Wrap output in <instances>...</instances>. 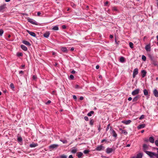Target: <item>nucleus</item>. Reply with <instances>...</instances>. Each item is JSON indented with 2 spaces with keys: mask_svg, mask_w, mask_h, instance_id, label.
<instances>
[{
  "mask_svg": "<svg viewBox=\"0 0 158 158\" xmlns=\"http://www.w3.org/2000/svg\"><path fill=\"white\" fill-rule=\"evenodd\" d=\"M27 20L28 22L33 24L36 25H38V23L37 22H36L35 20L32 19L28 18H27Z\"/></svg>",
  "mask_w": 158,
  "mask_h": 158,
  "instance_id": "nucleus-1",
  "label": "nucleus"
},
{
  "mask_svg": "<svg viewBox=\"0 0 158 158\" xmlns=\"http://www.w3.org/2000/svg\"><path fill=\"white\" fill-rule=\"evenodd\" d=\"M110 133L113 136L114 138H116L117 136V135L115 131L114 130L112 129V127H110Z\"/></svg>",
  "mask_w": 158,
  "mask_h": 158,
  "instance_id": "nucleus-2",
  "label": "nucleus"
},
{
  "mask_svg": "<svg viewBox=\"0 0 158 158\" xmlns=\"http://www.w3.org/2000/svg\"><path fill=\"white\" fill-rule=\"evenodd\" d=\"M59 147V145L56 144H53L49 146V148L50 150L56 149Z\"/></svg>",
  "mask_w": 158,
  "mask_h": 158,
  "instance_id": "nucleus-3",
  "label": "nucleus"
},
{
  "mask_svg": "<svg viewBox=\"0 0 158 158\" xmlns=\"http://www.w3.org/2000/svg\"><path fill=\"white\" fill-rule=\"evenodd\" d=\"M146 153L151 157H152L153 156H156V153L155 152L148 151L146 152Z\"/></svg>",
  "mask_w": 158,
  "mask_h": 158,
  "instance_id": "nucleus-4",
  "label": "nucleus"
},
{
  "mask_svg": "<svg viewBox=\"0 0 158 158\" xmlns=\"http://www.w3.org/2000/svg\"><path fill=\"white\" fill-rule=\"evenodd\" d=\"M140 89H137L133 91L131 93V94L133 96H135L139 94V93Z\"/></svg>",
  "mask_w": 158,
  "mask_h": 158,
  "instance_id": "nucleus-5",
  "label": "nucleus"
},
{
  "mask_svg": "<svg viewBox=\"0 0 158 158\" xmlns=\"http://www.w3.org/2000/svg\"><path fill=\"white\" fill-rule=\"evenodd\" d=\"M143 151L144 152L146 153V152L147 151V150H148L149 149V145H147L146 144H144L143 145Z\"/></svg>",
  "mask_w": 158,
  "mask_h": 158,
  "instance_id": "nucleus-6",
  "label": "nucleus"
},
{
  "mask_svg": "<svg viewBox=\"0 0 158 158\" xmlns=\"http://www.w3.org/2000/svg\"><path fill=\"white\" fill-rule=\"evenodd\" d=\"M104 149V147L102 145L97 146L95 150L98 151H100Z\"/></svg>",
  "mask_w": 158,
  "mask_h": 158,
  "instance_id": "nucleus-7",
  "label": "nucleus"
},
{
  "mask_svg": "<svg viewBox=\"0 0 158 158\" xmlns=\"http://www.w3.org/2000/svg\"><path fill=\"white\" fill-rule=\"evenodd\" d=\"M138 70L137 68H135L134 69L133 74V78H134L135 77L136 75H137L138 74Z\"/></svg>",
  "mask_w": 158,
  "mask_h": 158,
  "instance_id": "nucleus-8",
  "label": "nucleus"
},
{
  "mask_svg": "<svg viewBox=\"0 0 158 158\" xmlns=\"http://www.w3.org/2000/svg\"><path fill=\"white\" fill-rule=\"evenodd\" d=\"M114 150L112 148H108L106 149V152L108 154H109L114 151Z\"/></svg>",
  "mask_w": 158,
  "mask_h": 158,
  "instance_id": "nucleus-9",
  "label": "nucleus"
},
{
  "mask_svg": "<svg viewBox=\"0 0 158 158\" xmlns=\"http://www.w3.org/2000/svg\"><path fill=\"white\" fill-rule=\"evenodd\" d=\"M27 31L28 34L30 35L31 36L34 37H36V35L34 32L28 30H27Z\"/></svg>",
  "mask_w": 158,
  "mask_h": 158,
  "instance_id": "nucleus-10",
  "label": "nucleus"
},
{
  "mask_svg": "<svg viewBox=\"0 0 158 158\" xmlns=\"http://www.w3.org/2000/svg\"><path fill=\"white\" fill-rule=\"evenodd\" d=\"M140 96L139 95H138L136 96L133 98L132 100L133 102H135L138 100L140 98Z\"/></svg>",
  "mask_w": 158,
  "mask_h": 158,
  "instance_id": "nucleus-11",
  "label": "nucleus"
},
{
  "mask_svg": "<svg viewBox=\"0 0 158 158\" xmlns=\"http://www.w3.org/2000/svg\"><path fill=\"white\" fill-rule=\"evenodd\" d=\"M141 76L142 78L144 77L146 75L147 72L144 70H143L141 71Z\"/></svg>",
  "mask_w": 158,
  "mask_h": 158,
  "instance_id": "nucleus-12",
  "label": "nucleus"
},
{
  "mask_svg": "<svg viewBox=\"0 0 158 158\" xmlns=\"http://www.w3.org/2000/svg\"><path fill=\"white\" fill-rule=\"evenodd\" d=\"M131 122V121L130 120H123L122 121V123H124L126 125H128Z\"/></svg>",
  "mask_w": 158,
  "mask_h": 158,
  "instance_id": "nucleus-13",
  "label": "nucleus"
},
{
  "mask_svg": "<svg viewBox=\"0 0 158 158\" xmlns=\"http://www.w3.org/2000/svg\"><path fill=\"white\" fill-rule=\"evenodd\" d=\"M153 94L156 97H158V91L157 89H155L153 91Z\"/></svg>",
  "mask_w": 158,
  "mask_h": 158,
  "instance_id": "nucleus-14",
  "label": "nucleus"
},
{
  "mask_svg": "<svg viewBox=\"0 0 158 158\" xmlns=\"http://www.w3.org/2000/svg\"><path fill=\"white\" fill-rule=\"evenodd\" d=\"M145 126L146 125L145 124H140L137 127V128L138 129H140L142 128H144V127H145Z\"/></svg>",
  "mask_w": 158,
  "mask_h": 158,
  "instance_id": "nucleus-15",
  "label": "nucleus"
},
{
  "mask_svg": "<svg viewBox=\"0 0 158 158\" xmlns=\"http://www.w3.org/2000/svg\"><path fill=\"white\" fill-rule=\"evenodd\" d=\"M6 4H4L0 6V11H2L3 10L6 8Z\"/></svg>",
  "mask_w": 158,
  "mask_h": 158,
  "instance_id": "nucleus-16",
  "label": "nucleus"
},
{
  "mask_svg": "<svg viewBox=\"0 0 158 158\" xmlns=\"http://www.w3.org/2000/svg\"><path fill=\"white\" fill-rule=\"evenodd\" d=\"M22 43L27 46H30L31 45L30 43L28 41L26 40H23Z\"/></svg>",
  "mask_w": 158,
  "mask_h": 158,
  "instance_id": "nucleus-17",
  "label": "nucleus"
},
{
  "mask_svg": "<svg viewBox=\"0 0 158 158\" xmlns=\"http://www.w3.org/2000/svg\"><path fill=\"white\" fill-rule=\"evenodd\" d=\"M150 48L151 47L150 44H148L146 45L145 47V49L146 51L147 52L150 51Z\"/></svg>",
  "mask_w": 158,
  "mask_h": 158,
  "instance_id": "nucleus-18",
  "label": "nucleus"
},
{
  "mask_svg": "<svg viewBox=\"0 0 158 158\" xmlns=\"http://www.w3.org/2000/svg\"><path fill=\"white\" fill-rule=\"evenodd\" d=\"M61 50L63 52H65V53H68V50L67 49V48L64 47H62L61 48Z\"/></svg>",
  "mask_w": 158,
  "mask_h": 158,
  "instance_id": "nucleus-19",
  "label": "nucleus"
},
{
  "mask_svg": "<svg viewBox=\"0 0 158 158\" xmlns=\"http://www.w3.org/2000/svg\"><path fill=\"white\" fill-rule=\"evenodd\" d=\"M149 141L152 143L154 142V139L153 137H150L149 138Z\"/></svg>",
  "mask_w": 158,
  "mask_h": 158,
  "instance_id": "nucleus-20",
  "label": "nucleus"
},
{
  "mask_svg": "<svg viewBox=\"0 0 158 158\" xmlns=\"http://www.w3.org/2000/svg\"><path fill=\"white\" fill-rule=\"evenodd\" d=\"M50 33L49 31L46 32L44 33V36L45 38H48L49 36Z\"/></svg>",
  "mask_w": 158,
  "mask_h": 158,
  "instance_id": "nucleus-21",
  "label": "nucleus"
},
{
  "mask_svg": "<svg viewBox=\"0 0 158 158\" xmlns=\"http://www.w3.org/2000/svg\"><path fill=\"white\" fill-rule=\"evenodd\" d=\"M21 48L24 51H26L27 50V48L23 45H21Z\"/></svg>",
  "mask_w": 158,
  "mask_h": 158,
  "instance_id": "nucleus-22",
  "label": "nucleus"
},
{
  "mask_svg": "<svg viewBox=\"0 0 158 158\" xmlns=\"http://www.w3.org/2000/svg\"><path fill=\"white\" fill-rule=\"evenodd\" d=\"M77 156L79 158H81L83 155V153L81 152H77Z\"/></svg>",
  "mask_w": 158,
  "mask_h": 158,
  "instance_id": "nucleus-23",
  "label": "nucleus"
},
{
  "mask_svg": "<svg viewBox=\"0 0 158 158\" xmlns=\"http://www.w3.org/2000/svg\"><path fill=\"white\" fill-rule=\"evenodd\" d=\"M152 64L155 66H158V62L154 60H153L152 62Z\"/></svg>",
  "mask_w": 158,
  "mask_h": 158,
  "instance_id": "nucleus-24",
  "label": "nucleus"
},
{
  "mask_svg": "<svg viewBox=\"0 0 158 158\" xmlns=\"http://www.w3.org/2000/svg\"><path fill=\"white\" fill-rule=\"evenodd\" d=\"M37 145V143H33L32 144H30L29 146L30 148H34L36 147Z\"/></svg>",
  "mask_w": 158,
  "mask_h": 158,
  "instance_id": "nucleus-25",
  "label": "nucleus"
},
{
  "mask_svg": "<svg viewBox=\"0 0 158 158\" xmlns=\"http://www.w3.org/2000/svg\"><path fill=\"white\" fill-rule=\"evenodd\" d=\"M120 130L121 131V132L122 133L126 135L127 134V132L125 130H123L122 128H120Z\"/></svg>",
  "mask_w": 158,
  "mask_h": 158,
  "instance_id": "nucleus-26",
  "label": "nucleus"
},
{
  "mask_svg": "<svg viewBox=\"0 0 158 158\" xmlns=\"http://www.w3.org/2000/svg\"><path fill=\"white\" fill-rule=\"evenodd\" d=\"M143 94L144 95L147 96L148 94V91L146 89H144L143 90Z\"/></svg>",
  "mask_w": 158,
  "mask_h": 158,
  "instance_id": "nucleus-27",
  "label": "nucleus"
},
{
  "mask_svg": "<svg viewBox=\"0 0 158 158\" xmlns=\"http://www.w3.org/2000/svg\"><path fill=\"white\" fill-rule=\"evenodd\" d=\"M119 61L121 63L124 62H125V58L123 56H121L119 59Z\"/></svg>",
  "mask_w": 158,
  "mask_h": 158,
  "instance_id": "nucleus-28",
  "label": "nucleus"
},
{
  "mask_svg": "<svg viewBox=\"0 0 158 158\" xmlns=\"http://www.w3.org/2000/svg\"><path fill=\"white\" fill-rule=\"evenodd\" d=\"M94 120L92 119H90V120L89 122V125H91V126H92L94 124Z\"/></svg>",
  "mask_w": 158,
  "mask_h": 158,
  "instance_id": "nucleus-29",
  "label": "nucleus"
},
{
  "mask_svg": "<svg viewBox=\"0 0 158 158\" xmlns=\"http://www.w3.org/2000/svg\"><path fill=\"white\" fill-rule=\"evenodd\" d=\"M142 154L141 153H139L137 155V156L135 158H142Z\"/></svg>",
  "mask_w": 158,
  "mask_h": 158,
  "instance_id": "nucleus-30",
  "label": "nucleus"
},
{
  "mask_svg": "<svg viewBox=\"0 0 158 158\" xmlns=\"http://www.w3.org/2000/svg\"><path fill=\"white\" fill-rule=\"evenodd\" d=\"M52 29L54 30L57 31L59 30V27L58 26H55L52 28Z\"/></svg>",
  "mask_w": 158,
  "mask_h": 158,
  "instance_id": "nucleus-31",
  "label": "nucleus"
},
{
  "mask_svg": "<svg viewBox=\"0 0 158 158\" xmlns=\"http://www.w3.org/2000/svg\"><path fill=\"white\" fill-rule=\"evenodd\" d=\"M17 140L19 142H21L22 141V138L21 136L18 137L17 138Z\"/></svg>",
  "mask_w": 158,
  "mask_h": 158,
  "instance_id": "nucleus-32",
  "label": "nucleus"
},
{
  "mask_svg": "<svg viewBox=\"0 0 158 158\" xmlns=\"http://www.w3.org/2000/svg\"><path fill=\"white\" fill-rule=\"evenodd\" d=\"M94 112L93 111H91L90 112L87 114V115L88 116H91L92 115V114H94Z\"/></svg>",
  "mask_w": 158,
  "mask_h": 158,
  "instance_id": "nucleus-33",
  "label": "nucleus"
},
{
  "mask_svg": "<svg viewBox=\"0 0 158 158\" xmlns=\"http://www.w3.org/2000/svg\"><path fill=\"white\" fill-rule=\"evenodd\" d=\"M129 45L131 48H133V44L132 43L130 42L129 43Z\"/></svg>",
  "mask_w": 158,
  "mask_h": 158,
  "instance_id": "nucleus-34",
  "label": "nucleus"
},
{
  "mask_svg": "<svg viewBox=\"0 0 158 158\" xmlns=\"http://www.w3.org/2000/svg\"><path fill=\"white\" fill-rule=\"evenodd\" d=\"M142 59L143 61H145L146 60V57L144 55H143L142 56Z\"/></svg>",
  "mask_w": 158,
  "mask_h": 158,
  "instance_id": "nucleus-35",
  "label": "nucleus"
},
{
  "mask_svg": "<svg viewBox=\"0 0 158 158\" xmlns=\"http://www.w3.org/2000/svg\"><path fill=\"white\" fill-rule=\"evenodd\" d=\"M67 156L64 155H61L60 156V158H67Z\"/></svg>",
  "mask_w": 158,
  "mask_h": 158,
  "instance_id": "nucleus-36",
  "label": "nucleus"
},
{
  "mask_svg": "<svg viewBox=\"0 0 158 158\" xmlns=\"http://www.w3.org/2000/svg\"><path fill=\"white\" fill-rule=\"evenodd\" d=\"M77 151V150L76 148H74V149H72L71 150V152L73 153H76V152Z\"/></svg>",
  "mask_w": 158,
  "mask_h": 158,
  "instance_id": "nucleus-37",
  "label": "nucleus"
},
{
  "mask_svg": "<svg viewBox=\"0 0 158 158\" xmlns=\"http://www.w3.org/2000/svg\"><path fill=\"white\" fill-rule=\"evenodd\" d=\"M112 10L114 11H117L118 10L116 7L114 6L112 7Z\"/></svg>",
  "mask_w": 158,
  "mask_h": 158,
  "instance_id": "nucleus-38",
  "label": "nucleus"
},
{
  "mask_svg": "<svg viewBox=\"0 0 158 158\" xmlns=\"http://www.w3.org/2000/svg\"><path fill=\"white\" fill-rule=\"evenodd\" d=\"M17 55L18 56H22L23 55V53L21 52H18L17 53Z\"/></svg>",
  "mask_w": 158,
  "mask_h": 158,
  "instance_id": "nucleus-39",
  "label": "nucleus"
},
{
  "mask_svg": "<svg viewBox=\"0 0 158 158\" xmlns=\"http://www.w3.org/2000/svg\"><path fill=\"white\" fill-rule=\"evenodd\" d=\"M4 32L3 30L2 29H0V36H2Z\"/></svg>",
  "mask_w": 158,
  "mask_h": 158,
  "instance_id": "nucleus-40",
  "label": "nucleus"
},
{
  "mask_svg": "<svg viewBox=\"0 0 158 158\" xmlns=\"http://www.w3.org/2000/svg\"><path fill=\"white\" fill-rule=\"evenodd\" d=\"M89 152V150H85L83 152L85 154H87Z\"/></svg>",
  "mask_w": 158,
  "mask_h": 158,
  "instance_id": "nucleus-41",
  "label": "nucleus"
},
{
  "mask_svg": "<svg viewBox=\"0 0 158 158\" xmlns=\"http://www.w3.org/2000/svg\"><path fill=\"white\" fill-rule=\"evenodd\" d=\"M145 116L144 115H142L139 118V120H141L143 119L144 118Z\"/></svg>",
  "mask_w": 158,
  "mask_h": 158,
  "instance_id": "nucleus-42",
  "label": "nucleus"
},
{
  "mask_svg": "<svg viewBox=\"0 0 158 158\" xmlns=\"http://www.w3.org/2000/svg\"><path fill=\"white\" fill-rule=\"evenodd\" d=\"M149 58L152 61L153 60H154L153 59V56H151V55H150L148 56Z\"/></svg>",
  "mask_w": 158,
  "mask_h": 158,
  "instance_id": "nucleus-43",
  "label": "nucleus"
},
{
  "mask_svg": "<svg viewBox=\"0 0 158 158\" xmlns=\"http://www.w3.org/2000/svg\"><path fill=\"white\" fill-rule=\"evenodd\" d=\"M155 143L156 146L158 147V139L155 141Z\"/></svg>",
  "mask_w": 158,
  "mask_h": 158,
  "instance_id": "nucleus-44",
  "label": "nucleus"
},
{
  "mask_svg": "<svg viewBox=\"0 0 158 158\" xmlns=\"http://www.w3.org/2000/svg\"><path fill=\"white\" fill-rule=\"evenodd\" d=\"M10 87L12 89H14L15 88L14 85L12 83L10 84Z\"/></svg>",
  "mask_w": 158,
  "mask_h": 158,
  "instance_id": "nucleus-45",
  "label": "nucleus"
},
{
  "mask_svg": "<svg viewBox=\"0 0 158 158\" xmlns=\"http://www.w3.org/2000/svg\"><path fill=\"white\" fill-rule=\"evenodd\" d=\"M37 77L36 75H33L32 77V79L33 80H35L36 79Z\"/></svg>",
  "mask_w": 158,
  "mask_h": 158,
  "instance_id": "nucleus-46",
  "label": "nucleus"
},
{
  "mask_svg": "<svg viewBox=\"0 0 158 158\" xmlns=\"http://www.w3.org/2000/svg\"><path fill=\"white\" fill-rule=\"evenodd\" d=\"M71 6L73 7H75L76 6V5L73 3H72L71 4Z\"/></svg>",
  "mask_w": 158,
  "mask_h": 158,
  "instance_id": "nucleus-47",
  "label": "nucleus"
},
{
  "mask_svg": "<svg viewBox=\"0 0 158 158\" xmlns=\"http://www.w3.org/2000/svg\"><path fill=\"white\" fill-rule=\"evenodd\" d=\"M69 77L72 80H73L74 78V77L73 75H71L69 76Z\"/></svg>",
  "mask_w": 158,
  "mask_h": 158,
  "instance_id": "nucleus-48",
  "label": "nucleus"
},
{
  "mask_svg": "<svg viewBox=\"0 0 158 158\" xmlns=\"http://www.w3.org/2000/svg\"><path fill=\"white\" fill-rule=\"evenodd\" d=\"M73 99L75 100L76 101L77 100V97L76 95H73Z\"/></svg>",
  "mask_w": 158,
  "mask_h": 158,
  "instance_id": "nucleus-49",
  "label": "nucleus"
},
{
  "mask_svg": "<svg viewBox=\"0 0 158 158\" xmlns=\"http://www.w3.org/2000/svg\"><path fill=\"white\" fill-rule=\"evenodd\" d=\"M101 129V125L99 124L98 127V130L99 132H100Z\"/></svg>",
  "mask_w": 158,
  "mask_h": 158,
  "instance_id": "nucleus-50",
  "label": "nucleus"
},
{
  "mask_svg": "<svg viewBox=\"0 0 158 158\" xmlns=\"http://www.w3.org/2000/svg\"><path fill=\"white\" fill-rule=\"evenodd\" d=\"M84 119L86 121H88V120H89V118H88L87 117V116H85L84 117Z\"/></svg>",
  "mask_w": 158,
  "mask_h": 158,
  "instance_id": "nucleus-51",
  "label": "nucleus"
},
{
  "mask_svg": "<svg viewBox=\"0 0 158 158\" xmlns=\"http://www.w3.org/2000/svg\"><path fill=\"white\" fill-rule=\"evenodd\" d=\"M110 125V124H108V125L107 126V128H106V131H108L109 129Z\"/></svg>",
  "mask_w": 158,
  "mask_h": 158,
  "instance_id": "nucleus-52",
  "label": "nucleus"
},
{
  "mask_svg": "<svg viewBox=\"0 0 158 158\" xmlns=\"http://www.w3.org/2000/svg\"><path fill=\"white\" fill-rule=\"evenodd\" d=\"M156 149L157 150V154L156 153V158H158V148H157Z\"/></svg>",
  "mask_w": 158,
  "mask_h": 158,
  "instance_id": "nucleus-53",
  "label": "nucleus"
},
{
  "mask_svg": "<svg viewBox=\"0 0 158 158\" xmlns=\"http://www.w3.org/2000/svg\"><path fill=\"white\" fill-rule=\"evenodd\" d=\"M51 102L50 100H48L46 103V104H49Z\"/></svg>",
  "mask_w": 158,
  "mask_h": 158,
  "instance_id": "nucleus-54",
  "label": "nucleus"
},
{
  "mask_svg": "<svg viewBox=\"0 0 158 158\" xmlns=\"http://www.w3.org/2000/svg\"><path fill=\"white\" fill-rule=\"evenodd\" d=\"M62 27L63 29H65L66 28V27L65 25H63L62 26Z\"/></svg>",
  "mask_w": 158,
  "mask_h": 158,
  "instance_id": "nucleus-55",
  "label": "nucleus"
},
{
  "mask_svg": "<svg viewBox=\"0 0 158 158\" xmlns=\"http://www.w3.org/2000/svg\"><path fill=\"white\" fill-rule=\"evenodd\" d=\"M144 141L146 142H148L149 141V139L147 138H145L144 139Z\"/></svg>",
  "mask_w": 158,
  "mask_h": 158,
  "instance_id": "nucleus-56",
  "label": "nucleus"
},
{
  "mask_svg": "<svg viewBox=\"0 0 158 158\" xmlns=\"http://www.w3.org/2000/svg\"><path fill=\"white\" fill-rule=\"evenodd\" d=\"M79 99L80 100H83L84 99V98L82 96H81L80 97V98H79Z\"/></svg>",
  "mask_w": 158,
  "mask_h": 158,
  "instance_id": "nucleus-57",
  "label": "nucleus"
},
{
  "mask_svg": "<svg viewBox=\"0 0 158 158\" xmlns=\"http://www.w3.org/2000/svg\"><path fill=\"white\" fill-rule=\"evenodd\" d=\"M19 73L20 74H23V71L22 70L19 71Z\"/></svg>",
  "mask_w": 158,
  "mask_h": 158,
  "instance_id": "nucleus-58",
  "label": "nucleus"
},
{
  "mask_svg": "<svg viewBox=\"0 0 158 158\" xmlns=\"http://www.w3.org/2000/svg\"><path fill=\"white\" fill-rule=\"evenodd\" d=\"M106 139H103V140H102L101 141V143H103L104 142H106Z\"/></svg>",
  "mask_w": 158,
  "mask_h": 158,
  "instance_id": "nucleus-59",
  "label": "nucleus"
},
{
  "mask_svg": "<svg viewBox=\"0 0 158 158\" xmlns=\"http://www.w3.org/2000/svg\"><path fill=\"white\" fill-rule=\"evenodd\" d=\"M75 71H74V70H72L71 72V73H72V74H74L75 73Z\"/></svg>",
  "mask_w": 158,
  "mask_h": 158,
  "instance_id": "nucleus-60",
  "label": "nucleus"
},
{
  "mask_svg": "<svg viewBox=\"0 0 158 158\" xmlns=\"http://www.w3.org/2000/svg\"><path fill=\"white\" fill-rule=\"evenodd\" d=\"M132 99V98L131 97H129L128 98V101H130Z\"/></svg>",
  "mask_w": 158,
  "mask_h": 158,
  "instance_id": "nucleus-61",
  "label": "nucleus"
},
{
  "mask_svg": "<svg viewBox=\"0 0 158 158\" xmlns=\"http://www.w3.org/2000/svg\"><path fill=\"white\" fill-rule=\"evenodd\" d=\"M74 48L73 47H72L70 49V51H74Z\"/></svg>",
  "mask_w": 158,
  "mask_h": 158,
  "instance_id": "nucleus-62",
  "label": "nucleus"
},
{
  "mask_svg": "<svg viewBox=\"0 0 158 158\" xmlns=\"http://www.w3.org/2000/svg\"><path fill=\"white\" fill-rule=\"evenodd\" d=\"M110 39H112L113 38V36L111 35H110Z\"/></svg>",
  "mask_w": 158,
  "mask_h": 158,
  "instance_id": "nucleus-63",
  "label": "nucleus"
},
{
  "mask_svg": "<svg viewBox=\"0 0 158 158\" xmlns=\"http://www.w3.org/2000/svg\"><path fill=\"white\" fill-rule=\"evenodd\" d=\"M69 158H73L72 155H70L69 157Z\"/></svg>",
  "mask_w": 158,
  "mask_h": 158,
  "instance_id": "nucleus-64",
  "label": "nucleus"
}]
</instances>
